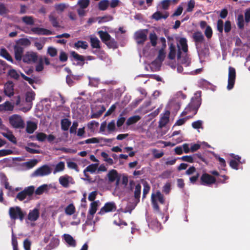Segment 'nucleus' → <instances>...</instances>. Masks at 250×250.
Returning a JSON list of instances; mask_svg holds the SVG:
<instances>
[{"label": "nucleus", "mask_w": 250, "mask_h": 250, "mask_svg": "<svg viewBox=\"0 0 250 250\" xmlns=\"http://www.w3.org/2000/svg\"><path fill=\"white\" fill-rule=\"evenodd\" d=\"M30 41L27 38H21L16 41L13 46L14 56L16 61L20 62L23 59L24 47L23 46H29Z\"/></svg>", "instance_id": "f257e3e1"}, {"label": "nucleus", "mask_w": 250, "mask_h": 250, "mask_svg": "<svg viewBox=\"0 0 250 250\" xmlns=\"http://www.w3.org/2000/svg\"><path fill=\"white\" fill-rule=\"evenodd\" d=\"M158 201L161 204H164L165 203L164 196L159 190L156 191L155 193H152L151 195V202L153 208L154 210L159 212L160 208Z\"/></svg>", "instance_id": "f03ea898"}, {"label": "nucleus", "mask_w": 250, "mask_h": 250, "mask_svg": "<svg viewBox=\"0 0 250 250\" xmlns=\"http://www.w3.org/2000/svg\"><path fill=\"white\" fill-rule=\"evenodd\" d=\"M200 104L201 103L198 99L191 101L181 113L180 116H184L190 113H192L193 115H195L197 113Z\"/></svg>", "instance_id": "7ed1b4c3"}, {"label": "nucleus", "mask_w": 250, "mask_h": 250, "mask_svg": "<svg viewBox=\"0 0 250 250\" xmlns=\"http://www.w3.org/2000/svg\"><path fill=\"white\" fill-rule=\"evenodd\" d=\"M26 213L23 212L21 208L19 206L10 207L9 209V215L12 220L19 219L22 221Z\"/></svg>", "instance_id": "20e7f679"}, {"label": "nucleus", "mask_w": 250, "mask_h": 250, "mask_svg": "<svg viewBox=\"0 0 250 250\" xmlns=\"http://www.w3.org/2000/svg\"><path fill=\"white\" fill-rule=\"evenodd\" d=\"M9 122L11 125L14 128L23 129L25 127V123L22 117L18 114H14L9 117Z\"/></svg>", "instance_id": "39448f33"}, {"label": "nucleus", "mask_w": 250, "mask_h": 250, "mask_svg": "<svg viewBox=\"0 0 250 250\" xmlns=\"http://www.w3.org/2000/svg\"><path fill=\"white\" fill-rule=\"evenodd\" d=\"M236 77V73L235 68L232 66H229L227 85V89L228 90H231L233 88L235 82Z\"/></svg>", "instance_id": "423d86ee"}, {"label": "nucleus", "mask_w": 250, "mask_h": 250, "mask_svg": "<svg viewBox=\"0 0 250 250\" xmlns=\"http://www.w3.org/2000/svg\"><path fill=\"white\" fill-rule=\"evenodd\" d=\"M147 29L139 30L134 34V39L138 44H143L147 40Z\"/></svg>", "instance_id": "0eeeda50"}, {"label": "nucleus", "mask_w": 250, "mask_h": 250, "mask_svg": "<svg viewBox=\"0 0 250 250\" xmlns=\"http://www.w3.org/2000/svg\"><path fill=\"white\" fill-rule=\"evenodd\" d=\"M38 58L37 53L33 51H28L24 54L22 60L24 63L32 64L36 63Z\"/></svg>", "instance_id": "6e6552de"}, {"label": "nucleus", "mask_w": 250, "mask_h": 250, "mask_svg": "<svg viewBox=\"0 0 250 250\" xmlns=\"http://www.w3.org/2000/svg\"><path fill=\"white\" fill-rule=\"evenodd\" d=\"M216 181L215 177L209 174L204 173L200 177V184L201 185L209 186L214 184Z\"/></svg>", "instance_id": "1a4fd4ad"}, {"label": "nucleus", "mask_w": 250, "mask_h": 250, "mask_svg": "<svg viewBox=\"0 0 250 250\" xmlns=\"http://www.w3.org/2000/svg\"><path fill=\"white\" fill-rule=\"evenodd\" d=\"M51 173V168L47 165H44L37 168L32 174L33 176H44Z\"/></svg>", "instance_id": "9d476101"}, {"label": "nucleus", "mask_w": 250, "mask_h": 250, "mask_svg": "<svg viewBox=\"0 0 250 250\" xmlns=\"http://www.w3.org/2000/svg\"><path fill=\"white\" fill-rule=\"evenodd\" d=\"M117 207L114 202H107L104 204V206L101 208L98 214L103 215L107 212L115 211Z\"/></svg>", "instance_id": "9b49d317"}, {"label": "nucleus", "mask_w": 250, "mask_h": 250, "mask_svg": "<svg viewBox=\"0 0 250 250\" xmlns=\"http://www.w3.org/2000/svg\"><path fill=\"white\" fill-rule=\"evenodd\" d=\"M4 93L9 97L14 95V85L12 82L8 81L4 84Z\"/></svg>", "instance_id": "f8f14e48"}, {"label": "nucleus", "mask_w": 250, "mask_h": 250, "mask_svg": "<svg viewBox=\"0 0 250 250\" xmlns=\"http://www.w3.org/2000/svg\"><path fill=\"white\" fill-rule=\"evenodd\" d=\"M97 201H93L90 204L88 213L87 216V220L90 221L93 219L94 215L97 211Z\"/></svg>", "instance_id": "ddd939ff"}, {"label": "nucleus", "mask_w": 250, "mask_h": 250, "mask_svg": "<svg viewBox=\"0 0 250 250\" xmlns=\"http://www.w3.org/2000/svg\"><path fill=\"white\" fill-rule=\"evenodd\" d=\"M31 31L34 34H37L38 35H50L53 34L51 30L41 27L32 28Z\"/></svg>", "instance_id": "4468645a"}, {"label": "nucleus", "mask_w": 250, "mask_h": 250, "mask_svg": "<svg viewBox=\"0 0 250 250\" xmlns=\"http://www.w3.org/2000/svg\"><path fill=\"white\" fill-rule=\"evenodd\" d=\"M177 47L178 48L177 55V59L180 60L182 64H185L188 62L189 58L188 56L187 53L184 52L183 54L182 55L179 44H177Z\"/></svg>", "instance_id": "2eb2a0df"}, {"label": "nucleus", "mask_w": 250, "mask_h": 250, "mask_svg": "<svg viewBox=\"0 0 250 250\" xmlns=\"http://www.w3.org/2000/svg\"><path fill=\"white\" fill-rule=\"evenodd\" d=\"M148 225L150 228L156 231L159 230L161 227V224L157 218H152L151 220L148 219Z\"/></svg>", "instance_id": "dca6fc26"}, {"label": "nucleus", "mask_w": 250, "mask_h": 250, "mask_svg": "<svg viewBox=\"0 0 250 250\" xmlns=\"http://www.w3.org/2000/svg\"><path fill=\"white\" fill-rule=\"evenodd\" d=\"M70 54L71 57H72L75 61H78L77 63L78 65L81 66L83 65L85 61L84 56L79 55L74 51H71Z\"/></svg>", "instance_id": "f3484780"}, {"label": "nucleus", "mask_w": 250, "mask_h": 250, "mask_svg": "<svg viewBox=\"0 0 250 250\" xmlns=\"http://www.w3.org/2000/svg\"><path fill=\"white\" fill-rule=\"evenodd\" d=\"M40 216V212L39 209L35 208L33 210H30L28 213L27 219L31 221L34 222L38 220Z\"/></svg>", "instance_id": "a211bd4d"}, {"label": "nucleus", "mask_w": 250, "mask_h": 250, "mask_svg": "<svg viewBox=\"0 0 250 250\" xmlns=\"http://www.w3.org/2000/svg\"><path fill=\"white\" fill-rule=\"evenodd\" d=\"M49 21L51 22L53 27L55 28H60V25L58 17L56 16L55 12H51L48 16Z\"/></svg>", "instance_id": "6ab92c4d"}, {"label": "nucleus", "mask_w": 250, "mask_h": 250, "mask_svg": "<svg viewBox=\"0 0 250 250\" xmlns=\"http://www.w3.org/2000/svg\"><path fill=\"white\" fill-rule=\"evenodd\" d=\"M192 38L196 45L203 42L205 40V38L203 34L200 31L194 32L192 35Z\"/></svg>", "instance_id": "aec40b11"}, {"label": "nucleus", "mask_w": 250, "mask_h": 250, "mask_svg": "<svg viewBox=\"0 0 250 250\" xmlns=\"http://www.w3.org/2000/svg\"><path fill=\"white\" fill-rule=\"evenodd\" d=\"M109 182L110 183L114 182L117 178V184L119 183V177H118V173L116 170L112 169L110 170L107 174Z\"/></svg>", "instance_id": "412c9836"}, {"label": "nucleus", "mask_w": 250, "mask_h": 250, "mask_svg": "<svg viewBox=\"0 0 250 250\" xmlns=\"http://www.w3.org/2000/svg\"><path fill=\"white\" fill-rule=\"evenodd\" d=\"M165 57V52H164V50H163V48H161L159 51V53L157 59L152 62V65H157L158 62H159V64L158 65H160V63H161L164 60Z\"/></svg>", "instance_id": "4be33fe9"}, {"label": "nucleus", "mask_w": 250, "mask_h": 250, "mask_svg": "<svg viewBox=\"0 0 250 250\" xmlns=\"http://www.w3.org/2000/svg\"><path fill=\"white\" fill-rule=\"evenodd\" d=\"M141 188V185L140 184H138L135 186V190L134 191V201H136V203H139L140 202Z\"/></svg>", "instance_id": "5701e85b"}, {"label": "nucleus", "mask_w": 250, "mask_h": 250, "mask_svg": "<svg viewBox=\"0 0 250 250\" xmlns=\"http://www.w3.org/2000/svg\"><path fill=\"white\" fill-rule=\"evenodd\" d=\"M14 105L9 101H6L3 104H0V111H12Z\"/></svg>", "instance_id": "b1692460"}, {"label": "nucleus", "mask_w": 250, "mask_h": 250, "mask_svg": "<svg viewBox=\"0 0 250 250\" xmlns=\"http://www.w3.org/2000/svg\"><path fill=\"white\" fill-rule=\"evenodd\" d=\"M169 52L168 55V58L170 60H174L175 58L176 54V49L175 45L173 43L169 44Z\"/></svg>", "instance_id": "393cba45"}, {"label": "nucleus", "mask_w": 250, "mask_h": 250, "mask_svg": "<svg viewBox=\"0 0 250 250\" xmlns=\"http://www.w3.org/2000/svg\"><path fill=\"white\" fill-rule=\"evenodd\" d=\"M64 239L65 242L70 246L75 247L76 246V242L73 237L68 234H64L63 235Z\"/></svg>", "instance_id": "a878e982"}, {"label": "nucleus", "mask_w": 250, "mask_h": 250, "mask_svg": "<svg viewBox=\"0 0 250 250\" xmlns=\"http://www.w3.org/2000/svg\"><path fill=\"white\" fill-rule=\"evenodd\" d=\"M37 128V125L35 123L31 121H29L27 122L26 131L28 133H33Z\"/></svg>", "instance_id": "bb28decb"}, {"label": "nucleus", "mask_w": 250, "mask_h": 250, "mask_svg": "<svg viewBox=\"0 0 250 250\" xmlns=\"http://www.w3.org/2000/svg\"><path fill=\"white\" fill-rule=\"evenodd\" d=\"M98 34L102 42L104 43L110 40L111 36L107 32L101 30L98 32Z\"/></svg>", "instance_id": "cd10ccee"}, {"label": "nucleus", "mask_w": 250, "mask_h": 250, "mask_svg": "<svg viewBox=\"0 0 250 250\" xmlns=\"http://www.w3.org/2000/svg\"><path fill=\"white\" fill-rule=\"evenodd\" d=\"M2 135L13 144H16L17 143V139L11 131H8L6 133L2 132Z\"/></svg>", "instance_id": "c85d7f7f"}, {"label": "nucleus", "mask_w": 250, "mask_h": 250, "mask_svg": "<svg viewBox=\"0 0 250 250\" xmlns=\"http://www.w3.org/2000/svg\"><path fill=\"white\" fill-rule=\"evenodd\" d=\"M168 13L166 12L165 14H162L161 12L157 11L152 15V18L156 21H159L161 19H166L168 17Z\"/></svg>", "instance_id": "c756f323"}, {"label": "nucleus", "mask_w": 250, "mask_h": 250, "mask_svg": "<svg viewBox=\"0 0 250 250\" xmlns=\"http://www.w3.org/2000/svg\"><path fill=\"white\" fill-rule=\"evenodd\" d=\"M61 128L63 131H67L68 130L71 122L67 118L63 119L61 120Z\"/></svg>", "instance_id": "7c9ffc66"}, {"label": "nucleus", "mask_w": 250, "mask_h": 250, "mask_svg": "<svg viewBox=\"0 0 250 250\" xmlns=\"http://www.w3.org/2000/svg\"><path fill=\"white\" fill-rule=\"evenodd\" d=\"M0 55L7 61L12 63L14 62L13 59L5 48H1L0 51Z\"/></svg>", "instance_id": "2f4dec72"}, {"label": "nucleus", "mask_w": 250, "mask_h": 250, "mask_svg": "<svg viewBox=\"0 0 250 250\" xmlns=\"http://www.w3.org/2000/svg\"><path fill=\"white\" fill-rule=\"evenodd\" d=\"M179 44L181 46V50H182L183 52L187 53L188 51V46L187 44V40L185 38H181L179 41Z\"/></svg>", "instance_id": "473e14b6"}, {"label": "nucleus", "mask_w": 250, "mask_h": 250, "mask_svg": "<svg viewBox=\"0 0 250 250\" xmlns=\"http://www.w3.org/2000/svg\"><path fill=\"white\" fill-rule=\"evenodd\" d=\"M109 5L108 0H102L98 3V9L100 10L104 11L107 9Z\"/></svg>", "instance_id": "72a5a7b5"}, {"label": "nucleus", "mask_w": 250, "mask_h": 250, "mask_svg": "<svg viewBox=\"0 0 250 250\" xmlns=\"http://www.w3.org/2000/svg\"><path fill=\"white\" fill-rule=\"evenodd\" d=\"M35 93L33 91L27 92L25 94L26 102L32 104V101L35 99Z\"/></svg>", "instance_id": "f704fd0d"}, {"label": "nucleus", "mask_w": 250, "mask_h": 250, "mask_svg": "<svg viewBox=\"0 0 250 250\" xmlns=\"http://www.w3.org/2000/svg\"><path fill=\"white\" fill-rule=\"evenodd\" d=\"M140 117L138 115H135L130 117L127 120L126 124L128 126L130 125H131L136 123L139 120H140Z\"/></svg>", "instance_id": "c9c22d12"}, {"label": "nucleus", "mask_w": 250, "mask_h": 250, "mask_svg": "<svg viewBox=\"0 0 250 250\" xmlns=\"http://www.w3.org/2000/svg\"><path fill=\"white\" fill-rule=\"evenodd\" d=\"M88 47L87 43L85 41H78L74 44V47L79 49L80 48L86 49Z\"/></svg>", "instance_id": "e433bc0d"}, {"label": "nucleus", "mask_w": 250, "mask_h": 250, "mask_svg": "<svg viewBox=\"0 0 250 250\" xmlns=\"http://www.w3.org/2000/svg\"><path fill=\"white\" fill-rule=\"evenodd\" d=\"M75 211L76 208L73 204H69L65 208V213L67 215H71L73 214Z\"/></svg>", "instance_id": "4c0bfd02"}, {"label": "nucleus", "mask_w": 250, "mask_h": 250, "mask_svg": "<svg viewBox=\"0 0 250 250\" xmlns=\"http://www.w3.org/2000/svg\"><path fill=\"white\" fill-rule=\"evenodd\" d=\"M91 46L93 48L100 49V42L96 37L90 38Z\"/></svg>", "instance_id": "58836bf2"}, {"label": "nucleus", "mask_w": 250, "mask_h": 250, "mask_svg": "<svg viewBox=\"0 0 250 250\" xmlns=\"http://www.w3.org/2000/svg\"><path fill=\"white\" fill-rule=\"evenodd\" d=\"M22 21L27 25H33L34 24V20L32 16H25L22 18Z\"/></svg>", "instance_id": "ea45409f"}, {"label": "nucleus", "mask_w": 250, "mask_h": 250, "mask_svg": "<svg viewBox=\"0 0 250 250\" xmlns=\"http://www.w3.org/2000/svg\"><path fill=\"white\" fill-rule=\"evenodd\" d=\"M149 38L152 46L154 47L156 46L158 40V37L156 33L154 32L150 33L149 36Z\"/></svg>", "instance_id": "a19ab883"}, {"label": "nucleus", "mask_w": 250, "mask_h": 250, "mask_svg": "<svg viewBox=\"0 0 250 250\" xmlns=\"http://www.w3.org/2000/svg\"><path fill=\"white\" fill-rule=\"evenodd\" d=\"M39 62L38 64L36 65L35 67V70L37 72H41L43 70L44 67H43V58L41 56L39 58Z\"/></svg>", "instance_id": "79ce46f5"}, {"label": "nucleus", "mask_w": 250, "mask_h": 250, "mask_svg": "<svg viewBox=\"0 0 250 250\" xmlns=\"http://www.w3.org/2000/svg\"><path fill=\"white\" fill-rule=\"evenodd\" d=\"M35 191V188L33 186H31L25 188L22 191L23 192L26 197L31 196Z\"/></svg>", "instance_id": "37998d69"}, {"label": "nucleus", "mask_w": 250, "mask_h": 250, "mask_svg": "<svg viewBox=\"0 0 250 250\" xmlns=\"http://www.w3.org/2000/svg\"><path fill=\"white\" fill-rule=\"evenodd\" d=\"M105 44L109 48L116 49L118 48L117 42L110 37V40H108Z\"/></svg>", "instance_id": "c03bdc74"}, {"label": "nucleus", "mask_w": 250, "mask_h": 250, "mask_svg": "<svg viewBox=\"0 0 250 250\" xmlns=\"http://www.w3.org/2000/svg\"><path fill=\"white\" fill-rule=\"evenodd\" d=\"M144 188H143V196L142 199L144 200L146 198V195L148 193L150 189V187L149 185V184L146 182H145L143 184Z\"/></svg>", "instance_id": "a18cd8bd"}, {"label": "nucleus", "mask_w": 250, "mask_h": 250, "mask_svg": "<svg viewBox=\"0 0 250 250\" xmlns=\"http://www.w3.org/2000/svg\"><path fill=\"white\" fill-rule=\"evenodd\" d=\"M8 75L11 78L14 79L15 80H19L20 77V75L18 73L17 71L13 68L10 69L8 72Z\"/></svg>", "instance_id": "49530a36"}, {"label": "nucleus", "mask_w": 250, "mask_h": 250, "mask_svg": "<svg viewBox=\"0 0 250 250\" xmlns=\"http://www.w3.org/2000/svg\"><path fill=\"white\" fill-rule=\"evenodd\" d=\"M55 9L59 14L62 12L67 7V6L65 3H59L55 5Z\"/></svg>", "instance_id": "de8ad7c7"}, {"label": "nucleus", "mask_w": 250, "mask_h": 250, "mask_svg": "<svg viewBox=\"0 0 250 250\" xmlns=\"http://www.w3.org/2000/svg\"><path fill=\"white\" fill-rule=\"evenodd\" d=\"M47 190V185L46 184H43L35 190V193L37 195H41L45 191Z\"/></svg>", "instance_id": "09e8293b"}, {"label": "nucleus", "mask_w": 250, "mask_h": 250, "mask_svg": "<svg viewBox=\"0 0 250 250\" xmlns=\"http://www.w3.org/2000/svg\"><path fill=\"white\" fill-rule=\"evenodd\" d=\"M98 166V164H91L87 166L84 169V172H90L91 173H94L96 170Z\"/></svg>", "instance_id": "8fccbe9b"}, {"label": "nucleus", "mask_w": 250, "mask_h": 250, "mask_svg": "<svg viewBox=\"0 0 250 250\" xmlns=\"http://www.w3.org/2000/svg\"><path fill=\"white\" fill-rule=\"evenodd\" d=\"M237 26L239 29H243L244 27V20L243 15H239L237 18Z\"/></svg>", "instance_id": "3c124183"}, {"label": "nucleus", "mask_w": 250, "mask_h": 250, "mask_svg": "<svg viewBox=\"0 0 250 250\" xmlns=\"http://www.w3.org/2000/svg\"><path fill=\"white\" fill-rule=\"evenodd\" d=\"M7 67H11V66L8 65L5 61L0 60V75L5 73Z\"/></svg>", "instance_id": "603ef678"}, {"label": "nucleus", "mask_w": 250, "mask_h": 250, "mask_svg": "<svg viewBox=\"0 0 250 250\" xmlns=\"http://www.w3.org/2000/svg\"><path fill=\"white\" fill-rule=\"evenodd\" d=\"M65 165L64 163L63 162H60L55 167L54 173L60 172L63 171L64 169Z\"/></svg>", "instance_id": "864d4df0"}, {"label": "nucleus", "mask_w": 250, "mask_h": 250, "mask_svg": "<svg viewBox=\"0 0 250 250\" xmlns=\"http://www.w3.org/2000/svg\"><path fill=\"white\" fill-rule=\"evenodd\" d=\"M59 182L61 185L64 188H67L69 186V180L67 178L61 176L59 178Z\"/></svg>", "instance_id": "5fc2aeb1"}, {"label": "nucleus", "mask_w": 250, "mask_h": 250, "mask_svg": "<svg viewBox=\"0 0 250 250\" xmlns=\"http://www.w3.org/2000/svg\"><path fill=\"white\" fill-rule=\"evenodd\" d=\"M9 12L8 9L6 7L5 4L0 2V15L4 16Z\"/></svg>", "instance_id": "6e6d98bb"}, {"label": "nucleus", "mask_w": 250, "mask_h": 250, "mask_svg": "<svg viewBox=\"0 0 250 250\" xmlns=\"http://www.w3.org/2000/svg\"><path fill=\"white\" fill-rule=\"evenodd\" d=\"M38 163L36 159H32L24 163L25 166L28 168H31L35 166Z\"/></svg>", "instance_id": "4d7b16f0"}, {"label": "nucleus", "mask_w": 250, "mask_h": 250, "mask_svg": "<svg viewBox=\"0 0 250 250\" xmlns=\"http://www.w3.org/2000/svg\"><path fill=\"white\" fill-rule=\"evenodd\" d=\"M89 0H79L78 2V4L79 5L80 8H86L89 5Z\"/></svg>", "instance_id": "13d9d810"}, {"label": "nucleus", "mask_w": 250, "mask_h": 250, "mask_svg": "<svg viewBox=\"0 0 250 250\" xmlns=\"http://www.w3.org/2000/svg\"><path fill=\"white\" fill-rule=\"evenodd\" d=\"M108 131L109 132H113L116 129L115 122L114 120H112L107 125Z\"/></svg>", "instance_id": "bf43d9fd"}, {"label": "nucleus", "mask_w": 250, "mask_h": 250, "mask_svg": "<svg viewBox=\"0 0 250 250\" xmlns=\"http://www.w3.org/2000/svg\"><path fill=\"white\" fill-rule=\"evenodd\" d=\"M99 124L98 122L95 121H92L87 124L88 128L91 131H94L95 130V126H98Z\"/></svg>", "instance_id": "052dcab7"}, {"label": "nucleus", "mask_w": 250, "mask_h": 250, "mask_svg": "<svg viewBox=\"0 0 250 250\" xmlns=\"http://www.w3.org/2000/svg\"><path fill=\"white\" fill-rule=\"evenodd\" d=\"M36 138L38 141L43 142L46 139L47 135L43 132H39L37 134Z\"/></svg>", "instance_id": "680f3d73"}, {"label": "nucleus", "mask_w": 250, "mask_h": 250, "mask_svg": "<svg viewBox=\"0 0 250 250\" xmlns=\"http://www.w3.org/2000/svg\"><path fill=\"white\" fill-rule=\"evenodd\" d=\"M78 123L77 121H74L72 123V126L70 128V133L71 134H76L77 132V129L78 126Z\"/></svg>", "instance_id": "e2e57ef3"}, {"label": "nucleus", "mask_w": 250, "mask_h": 250, "mask_svg": "<svg viewBox=\"0 0 250 250\" xmlns=\"http://www.w3.org/2000/svg\"><path fill=\"white\" fill-rule=\"evenodd\" d=\"M67 166L69 168L75 169L76 171H79V168L76 163L71 161H67Z\"/></svg>", "instance_id": "0e129e2a"}, {"label": "nucleus", "mask_w": 250, "mask_h": 250, "mask_svg": "<svg viewBox=\"0 0 250 250\" xmlns=\"http://www.w3.org/2000/svg\"><path fill=\"white\" fill-rule=\"evenodd\" d=\"M138 204V203H136V201H134L132 204L130 205L128 204L126 208V210L125 211V212H128L129 213H131Z\"/></svg>", "instance_id": "69168bd1"}, {"label": "nucleus", "mask_w": 250, "mask_h": 250, "mask_svg": "<svg viewBox=\"0 0 250 250\" xmlns=\"http://www.w3.org/2000/svg\"><path fill=\"white\" fill-rule=\"evenodd\" d=\"M47 53L52 57L56 56L57 54V50L55 48L52 47H48Z\"/></svg>", "instance_id": "338daca9"}, {"label": "nucleus", "mask_w": 250, "mask_h": 250, "mask_svg": "<svg viewBox=\"0 0 250 250\" xmlns=\"http://www.w3.org/2000/svg\"><path fill=\"white\" fill-rule=\"evenodd\" d=\"M224 27V22L222 20H218L217 22V29L220 33H222Z\"/></svg>", "instance_id": "774afa93"}]
</instances>
